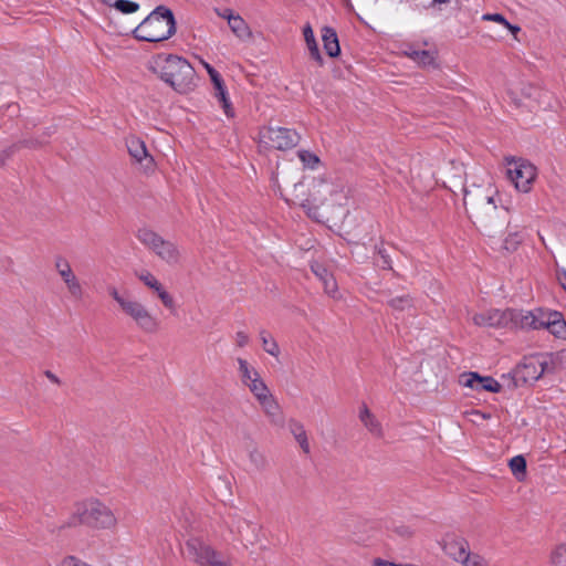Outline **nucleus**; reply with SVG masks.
I'll use <instances>...</instances> for the list:
<instances>
[{"label": "nucleus", "mask_w": 566, "mask_h": 566, "mask_svg": "<svg viewBox=\"0 0 566 566\" xmlns=\"http://www.w3.org/2000/svg\"><path fill=\"white\" fill-rule=\"evenodd\" d=\"M304 185H294L293 203L300 205L306 214L317 222L336 223L347 214V191L340 180H314L305 198Z\"/></svg>", "instance_id": "nucleus-1"}, {"label": "nucleus", "mask_w": 566, "mask_h": 566, "mask_svg": "<svg viewBox=\"0 0 566 566\" xmlns=\"http://www.w3.org/2000/svg\"><path fill=\"white\" fill-rule=\"evenodd\" d=\"M496 190L488 185L486 187L473 186L464 188L463 202L474 223H478L484 230H490L501 220L503 224L506 211L504 208L499 209L496 205Z\"/></svg>", "instance_id": "nucleus-2"}, {"label": "nucleus", "mask_w": 566, "mask_h": 566, "mask_svg": "<svg viewBox=\"0 0 566 566\" xmlns=\"http://www.w3.org/2000/svg\"><path fill=\"white\" fill-rule=\"evenodd\" d=\"M83 524L95 530H112L117 525L114 512L96 497H88L74 505L69 525Z\"/></svg>", "instance_id": "nucleus-3"}, {"label": "nucleus", "mask_w": 566, "mask_h": 566, "mask_svg": "<svg viewBox=\"0 0 566 566\" xmlns=\"http://www.w3.org/2000/svg\"><path fill=\"white\" fill-rule=\"evenodd\" d=\"M156 65L160 78L179 93H187L195 86V69L185 59L177 55L158 56Z\"/></svg>", "instance_id": "nucleus-4"}, {"label": "nucleus", "mask_w": 566, "mask_h": 566, "mask_svg": "<svg viewBox=\"0 0 566 566\" xmlns=\"http://www.w3.org/2000/svg\"><path fill=\"white\" fill-rule=\"evenodd\" d=\"M176 32L172 11L164 6L157 7L135 30L134 36L140 41L160 42Z\"/></svg>", "instance_id": "nucleus-5"}, {"label": "nucleus", "mask_w": 566, "mask_h": 566, "mask_svg": "<svg viewBox=\"0 0 566 566\" xmlns=\"http://www.w3.org/2000/svg\"><path fill=\"white\" fill-rule=\"evenodd\" d=\"M509 311L512 314L511 323L522 328H546L557 337H565L566 335V322L559 312L544 311L542 308L530 312Z\"/></svg>", "instance_id": "nucleus-6"}, {"label": "nucleus", "mask_w": 566, "mask_h": 566, "mask_svg": "<svg viewBox=\"0 0 566 566\" xmlns=\"http://www.w3.org/2000/svg\"><path fill=\"white\" fill-rule=\"evenodd\" d=\"M138 241L168 266H178L182 262L179 245L166 240L159 233L148 228H142L136 234Z\"/></svg>", "instance_id": "nucleus-7"}, {"label": "nucleus", "mask_w": 566, "mask_h": 566, "mask_svg": "<svg viewBox=\"0 0 566 566\" xmlns=\"http://www.w3.org/2000/svg\"><path fill=\"white\" fill-rule=\"evenodd\" d=\"M300 142V135L290 128L263 127L259 133V147L264 150H287Z\"/></svg>", "instance_id": "nucleus-8"}, {"label": "nucleus", "mask_w": 566, "mask_h": 566, "mask_svg": "<svg viewBox=\"0 0 566 566\" xmlns=\"http://www.w3.org/2000/svg\"><path fill=\"white\" fill-rule=\"evenodd\" d=\"M187 556L200 566H231V559L199 538L186 542Z\"/></svg>", "instance_id": "nucleus-9"}, {"label": "nucleus", "mask_w": 566, "mask_h": 566, "mask_svg": "<svg viewBox=\"0 0 566 566\" xmlns=\"http://www.w3.org/2000/svg\"><path fill=\"white\" fill-rule=\"evenodd\" d=\"M506 174L518 191L528 192L536 178V168L524 159H510Z\"/></svg>", "instance_id": "nucleus-10"}, {"label": "nucleus", "mask_w": 566, "mask_h": 566, "mask_svg": "<svg viewBox=\"0 0 566 566\" xmlns=\"http://www.w3.org/2000/svg\"><path fill=\"white\" fill-rule=\"evenodd\" d=\"M122 312L133 319L145 333H155L159 328L158 319L138 300L130 297L123 306Z\"/></svg>", "instance_id": "nucleus-11"}, {"label": "nucleus", "mask_w": 566, "mask_h": 566, "mask_svg": "<svg viewBox=\"0 0 566 566\" xmlns=\"http://www.w3.org/2000/svg\"><path fill=\"white\" fill-rule=\"evenodd\" d=\"M229 528L245 547L253 546L260 541L261 526L242 516H232L229 522Z\"/></svg>", "instance_id": "nucleus-12"}, {"label": "nucleus", "mask_w": 566, "mask_h": 566, "mask_svg": "<svg viewBox=\"0 0 566 566\" xmlns=\"http://www.w3.org/2000/svg\"><path fill=\"white\" fill-rule=\"evenodd\" d=\"M238 369L240 374V379L244 386L249 388L251 394L256 399L264 392H268L269 387L265 385L263 379L261 378L259 371L252 367L245 359L238 358Z\"/></svg>", "instance_id": "nucleus-13"}, {"label": "nucleus", "mask_w": 566, "mask_h": 566, "mask_svg": "<svg viewBox=\"0 0 566 566\" xmlns=\"http://www.w3.org/2000/svg\"><path fill=\"white\" fill-rule=\"evenodd\" d=\"M54 268L63 281L70 296L76 300L81 298L83 296V286L80 279L74 273L70 262L63 256H57L54 260Z\"/></svg>", "instance_id": "nucleus-14"}, {"label": "nucleus", "mask_w": 566, "mask_h": 566, "mask_svg": "<svg viewBox=\"0 0 566 566\" xmlns=\"http://www.w3.org/2000/svg\"><path fill=\"white\" fill-rule=\"evenodd\" d=\"M512 314L509 310H488L474 313L471 317L474 325L479 327L501 328L511 324Z\"/></svg>", "instance_id": "nucleus-15"}, {"label": "nucleus", "mask_w": 566, "mask_h": 566, "mask_svg": "<svg viewBox=\"0 0 566 566\" xmlns=\"http://www.w3.org/2000/svg\"><path fill=\"white\" fill-rule=\"evenodd\" d=\"M126 147L130 157L138 163L145 171L154 170L155 161L149 155L144 140L137 136H129L126 138Z\"/></svg>", "instance_id": "nucleus-16"}, {"label": "nucleus", "mask_w": 566, "mask_h": 566, "mask_svg": "<svg viewBox=\"0 0 566 566\" xmlns=\"http://www.w3.org/2000/svg\"><path fill=\"white\" fill-rule=\"evenodd\" d=\"M137 279L151 290L161 301L165 307L174 308L175 300L170 293L165 289L161 282L148 270L136 272Z\"/></svg>", "instance_id": "nucleus-17"}, {"label": "nucleus", "mask_w": 566, "mask_h": 566, "mask_svg": "<svg viewBox=\"0 0 566 566\" xmlns=\"http://www.w3.org/2000/svg\"><path fill=\"white\" fill-rule=\"evenodd\" d=\"M460 384L478 391L499 392L502 386L491 376H480L478 373H463Z\"/></svg>", "instance_id": "nucleus-18"}, {"label": "nucleus", "mask_w": 566, "mask_h": 566, "mask_svg": "<svg viewBox=\"0 0 566 566\" xmlns=\"http://www.w3.org/2000/svg\"><path fill=\"white\" fill-rule=\"evenodd\" d=\"M256 401L261 406L264 415L269 418V421L271 424L275 427L283 428L285 424V418L284 413L276 401V399L273 397L270 390L268 392H264L260 397L256 398Z\"/></svg>", "instance_id": "nucleus-19"}, {"label": "nucleus", "mask_w": 566, "mask_h": 566, "mask_svg": "<svg viewBox=\"0 0 566 566\" xmlns=\"http://www.w3.org/2000/svg\"><path fill=\"white\" fill-rule=\"evenodd\" d=\"M311 269L315 276L322 282L325 293L331 297L337 298V283L333 274L323 264L317 262H313Z\"/></svg>", "instance_id": "nucleus-20"}, {"label": "nucleus", "mask_w": 566, "mask_h": 566, "mask_svg": "<svg viewBox=\"0 0 566 566\" xmlns=\"http://www.w3.org/2000/svg\"><path fill=\"white\" fill-rule=\"evenodd\" d=\"M405 54L411 59L415 63L422 67L437 66V51L436 50H419L410 48L405 51Z\"/></svg>", "instance_id": "nucleus-21"}, {"label": "nucleus", "mask_w": 566, "mask_h": 566, "mask_svg": "<svg viewBox=\"0 0 566 566\" xmlns=\"http://www.w3.org/2000/svg\"><path fill=\"white\" fill-rule=\"evenodd\" d=\"M359 420L363 422L365 428L374 436L381 437L382 428L377 418L370 412L366 405H363L359 409Z\"/></svg>", "instance_id": "nucleus-22"}, {"label": "nucleus", "mask_w": 566, "mask_h": 566, "mask_svg": "<svg viewBox=\"0 0 566 566\" xmlns=\"http://www.w3.org/2000/svg\"><path fill=\"white\" fill-rule=\"evenodd\" d=\"M322 40L324 43V49L331 57H336L339 55L340 48L337 34L334 29L329 27H324L322 29Z\"/></svg>", "instance_id": "nucleus-23"}, {"label": "nucleus", "mask_w": 566, "mask_h": 566, "mask_svg": "<svg viewBox=\"0 0 566 566\" xmlns=\"http://www.w3.org/2000/svg\"><path fill=\"white\" fill-rule=\"evenodd\" d=\"M447 554L455 562L462 564L463 560L471 553L469 551V545L463 539H455L446 545Z\"/></svg>", "instance_id": "nucleus-24"}, {"label": "nucleus", "mask_w": 566, "mask_h": 566, "mask_svg": "<svg viewBox=\"0 0 566 566\" xmlns=\"http://www.w3.org/2000/svg\"><path fill=\"white\" fill-rule=\"evenodd\" d=\"M230 30L232 33L241 41H248L252 39V31L249 27V24L244 21V19L235 14L230 21L228 22Z\"/></svg>", "instance_id": "nucleus-25"}, {"label": "nucleus", "mask_w": 566, "mask_h": 566, "mask_svg": "<svg viewBox=\"0 0 566 566\" xmlns=\"http://www.w3.org/2000/svg\"><path fill=\"white\" fill-rule=\"evenodd\" d=\"M290 431L304 453H310V442L304 426L296 420L290 421Z\"/></svg>", "instance_id": "nucleus-26"}, {"label": "nucleus", "mask_w": 566, "mask_h": 566, "mask_svg": "<svg viewBox=\"0 0 566 566\" xmlns=\"http://www.w3.org/2000/svg\"><path fill=\"white\" fill-rule=\"evenodd\" d=\"M304 40L306 42V46L310 51V55L313 60H315L319 65L323 64V57L319 53L317 42L315 40V35L313 29L310 24H306L303 29Z\"/></svg>", "instance_id": "nucleus-27"}, {"label": "nucleus", "mask_w": 566, "mask_h": 566, "mask_svg": "<svg viewBox=\"0 0 566 566\" xmlns=\"http://www.w3.org/2000/svg\"><path fill=\"white\" fill-rule=\"evenodd\" d=\"M260 338L263 349L271 356L277 358L280 356V347L276 340L266 332H260Z\"/></svg>", "instance_id": "nucleus-28"}, {"label": "nucleus", "mask_w": 566, "mask_h": 566, "mask_svg": "<svg viewBox=\"0 0 566 566\" xmlns=\"http://www.w3.org/2000/svg\"><path fill=\"white\" fill-rule=\"evenodd\" d=\"M509 467L513 473V475L518 480L523 481L526 474V461L524 457L516 455L512 458L509 462Z\"/></svg>", "instance_id": "nucleus-29"}, {"label": "nucleus", "mask_w": 566, "mask_h": 566, "mask_svg": "<svg viewBox=\"0 0 566 566\" xmlns=\"http://www.w3.org/2000/svg\"><path fill=\"white\" fill-rule=\"evenodd\" d=\"M249 459L256 470H264L268 467L266 457L255 446L250 449Z\"/></svg>", "instance_id": "nucleus-30"}, {"label": "nucleus", "mask_w": 566, "mask_h": 566, "mask_svg": "<svg viewBox=\"0 0 566 566\" xmlns=\"http://www.w3.org/2000/svg\"><path fill=\"white\" fill-rule=\"evenodd\" d=\"M42 143H39L38 140H33V139H25V140H22L18 144H14V145H11L10 147L6 148L1 156H3L4 158H10L17 150H19L21 147H31V148H35V147H39L41 146Z\"/></svg>", "instance_id": "nucleus-31"}, {"label": "nucleus", "mask_w": 566, "mask_h": 566, "mask_svg": "<svg viewBox=\"0 0 566 566\" xmlns=\"http://www.w3.org/2000/svg\"><path fill=\"white\" fill-rule=\"evenodd\" d=\"M214 96L219 99V102L222 104V107L224 109V113L228 116H232L231 113V103L228 98V94L224 87V84L220 86V88H214Z\"/></svg>", "instance_id": "nucleus-32"}, {"label": "nucleus", "mask_w": 566, "mask_h": 566, "mask_svg": "<svg viewBox=\"0 0 566 566\" xmlns=\"http://www.w3.org/2000/svg\"><path fill=\"white\" fill-rule=\"evenodd\" d=\"M389 305L396 311H407L412 307V301L409 296H397L389 301Z\"/></svg>", "instance_id": "nucleus-33"}, {"label": "nucleus", "mask_w": 566, "mask_h": 566, "mask_svg": "<svg viewBox=\"0 0 566 566\" xmlns=\"http://www.w3.org/2000/svg\"><path fill=\"white\" fill-rule=\"evenodd\" d=\"M114 7L123 13L136 12L139 4L129 0H115Z\"/></svg>", "instance_id": "nucleus-34"}, {"label": "nucleus", "mask_w": 566, "mask_h": 566, "mask_svg": "<svg viewBox=\"0 0 566 566\" xmlns=\"http://www.w3.org/2000/svg\"><path fill=\"white\" fill-rule=\"evenodd\" d=\"M547 365H548L547 361L536 360V361H531L530 364H526L525 368L526 369L533 368L534 374L528 373L527 375L530 377H532L533 379H538L545 373Z\"/></svg>", "instance_id": "nucleus-35"}, {"label": "nucleus", "mask_w": 566, "mask_h": 566, "mask_svg": "<svg viewBox=\"0 0 566 566\" xmlns=\"http://www.w3.org/2000/svg\"><path fill=\"white\" fill-rule=\"evenodd\" d=\"M554 566H566V545H559L552 554Z\"/></svg>", "instance_id": "nucleus-36"}, {"label": "nucleus", "mask_w": 566, "mask_h": 566, "mask_svg": "<svg viewBox=\"0 0 566 566\" xmlns=\"http://www.w3.org/2000/svg\"><path fill=\"white\" fill-rule=\"evenodd\" d=\"M521 242H522V238L518 233H516V232L511 233L505 238V240L503 242V248L506 251H515Z\"/></svg>", "instance_id": "nucleus-37"}, {"label": "nucleus", "mask_w": 566, "mask_h": 566, "mask_svg": "<svg viewBox=\"0 0 566 566\" xmlns=\"http://www.w3.org/2000/svg\"><path fill=\"white\" fill-rule=\"evenodd\" d=\"M298 157L301 161L310 168H314L319 161L318 157L315 154H312L307 150L298 151Z\"/></svg>", "instance_id": "nucleus-38"}, {"label": "nucleus", "mask_w": 566, "mask_h": 566, "mask_svg": "<svg viewBox=\"0 0 566 566\" xmlns=\"http://www.w3.org/2000/svg\"><path fill=\"white\" fill-rule=\"evenodd\" d=\"M463 566H488V562L479 554L470 553L462 563Z\"/></svg>", "instance_id": "nucleus-39"}, {"label": "nucleus", "mask_w": 566, "mask_h": 566, "mask_svg": "<svg viewBox=\"0 0 566 566\" xmlns=\"http://www.w3.org/2000/svg\"><path fill=\"white\" fill-rule=\"evenodd\" d=\"M108 293L113 297V300L118 304L120 310L130 298V296L128 295L120 294L116 287H109Z\"/></svg>", "instance_id": "nucleus-40"}, {"label": "nucleus", "mask_w": 566, "mask_h": 566, "mask_svg": "<svg viewBox=\"0 0 566 566\" xmlns=\"http://www.w3.org/2000/svg\"><path fill=\"white\" fill-rule=\"evenodd\" d=\"M483 20H486V21H493V22H496V23H500L502 25H506L507 24V20L504 18V15L500 14V13H486L482 17Z\"/></svg>", "instance_id": "nucleus-41"}, {"label": "nucleus", "mask_w": 566, "mask_h": 566, "mask_svg": "<svg viewBox=\"0 0 566 566\" xmlns=\"http://www.w3.org/2000/svg\"><path fill=\"white\" fill-rule=\"evenodd\" d=\"M378 254H379V266H381L382 269L390 270L391 269V261H390L389 255L386 253V251L385 250H379Z\"/></svg>", "instance_id": "nucleus-42"}, {"label": "nucleus", "mask_w": 566, "mask_h": 566, "mask_svg": "<svg viewBox=\"0 0 566 566\" xmlns=\"http://www.w3.org/2000/svg\"><path fill=\"white\" fill-rule=\"evenodd\" d=\"M209 76L214 88H220V86L224 84L221 75L216 70H210Z\"/></svg>", "instance_id": "nucleus-43"}, {"label": "nucleus", "mask_w": 566, "mask_h": 566, "mask_svg": "<svg viewBox=\"0 0 566 566\" xmlns=\"http://www.w3.org/2000/svg\"><path fill=\"white\" fill-rule=\"evenodd\" d=\"M214 11L218 17L226 19L228 22L230 21V19H232L235 15V13L229 8L214 9Z\"/></svg>", "instance_id": "nucleus-44"}, {"label": "nucleus", "mask_w": 566, "mask_h": 566, "mask_svg": "<svg viewBox=\"0 0 566 566\" xmlns=\"http://www.w3.org/2000/svg\"><path fill=\"white\" fill-rule=\"evenodd\" d=\"M235 342L239 347H244L249 343V336L244 332H238Z\"/></svg>", "instance_id": "nucleus-45"}, {"label": "nucleus", "mask_w": 566, "mask_h": 566, "mask_svg": "<svg viewBox=\"0 0 566 566\" xmlns=\"http://www.w3.org/2000/svg\"><path fill=\"white\" fill-rule=\"evenodd\" d=\"M396 532L403 537H411L413 535V532L408 526H400Z\"/></svg>", "instance_id": "nucleus-46"}, {"label": "nucleus", "mask_w": 566, "mask_h": 566, "mask_svg": "<svg viewBox=\"0 0 566 566\" xmlns=\"http://www.w3.org/2000/svg\"><path fill=\"white\" fill-rule=\"evenodd\" d=\"M524 94L528 97H533V96H537V95H541V91L536 87H533V86H528L525 88V92Z\"/></svg>", "instance_id": "nucleus-47"}, {"label": "nucleus", "mask_w": 566, "mask_h": 566, "mask_svg": "<svg viewBox=\"0 0 566 566\" xmlns=\"http://www.w3.org/2000/svg\"><path fill=\"white\" fill-rule=\"evenodd\" d=\"M44 375H45V377H46L50 381H52L53 384L61 385V380H60V378H59L55 374H53L52 371H50V370H45V371H44Z\"/></svg>", "instance_id": "nucleus-48"}, {"label": "nucleus", "mask_w": 566, "mask_h": 566, "mask_svg": "<svg viewBox=\"0 0 566 566\" xmlns=\"http://www.w3.org/2000/svg\"><path fill=\"white\" fill-rule=\"evenodd\" d=\"M505 28L514 35L516 36V34L521 31V28L518 25H514V24H511L510 22H507V24L505 25Z\"/></svg>", "instance_id": "nucleus-49"}, {"label": "nucleus", "mask_w": 566, "mask_h": 566, "mask_svg": "<svg viewBox=\"0 0 566 566\" xmlns=\"http://www.w3.org/2000/svg\"><path fill=\"white\" fill-rule=\"evenodd\" d=\"M472 415L476 416V417H480L482 419H488L489 418V416H486V415H484V413H482L480 411H473Z\"/></svg>", "instance_id": "nucleus-50"}, {"label": "nucleus", "mask_w": 566, "mask_h": 566, "mask_svg": "<svg viewBox=\"0 0 566 566\" xmlns=\"http://www.w3.org/2000/svg\"><path fill=\"white\" fill-rule=\"evenodd\" d=\"M559 280H560L562 286L566 291V273H564V275L560 276Z\"/></svg>", "instance_id": "nucleus-51"}, {"label": "nucleus", "mask_w": 566, "mask_h": 566, "mask_svg": "<svg viewBox=\"0 0 566 566\" xmlns=\"http://www.w3.org/2000/svg\"><path fill=\"white\" fill-rule=\"evenodd\" d=\"M205 67H206L207 72H208V74H210V70H214V69H213L210 64H208V63H205Z\"/></svg>", "instance_id": "nucleus-52"}, {"label": "nucleus", "mask_w": 566, "mask_h": 566, "mask_svg": "<svg viewBox=\"0 0 566 566\" xmlns=\"http://www.w3.org/2000/svg\"><path fill=\"white\" fill-rule=\"evenodd\" d=\"M105 3H108L111 6H114L115 0H102Z\"/></svg>", "instance_id": "nucleus-53"}, {"label": "nucleus", "mask_w": 566, "mask_h": 566, "mask_svg": "<svg viewBox=\"0 0 566 566\" xmlns=\"http://www.w3.org/2000/svg\"><path fill=\"white\" fill-rule=\"evenodd\" d=\"M450 0H433V2H437V3H447L449 2Z\"/></svg>", "instance_id": "nucleus-54"}, {"label": "nucleus", "mask_w": 566, "mask_h": 566, "mask_svg": "<svg viewBox=\"0 0 566 566\" xmlns=\"http://www.w3.org/2000/svg\"><path fill=\"white\" fill-rule=\"evenodd\" d=\"M6 159L7 158H4L3 156L0 155V165H3Z\"/></svg>", "instance_id": "nucleus-55"}]
</instances>
